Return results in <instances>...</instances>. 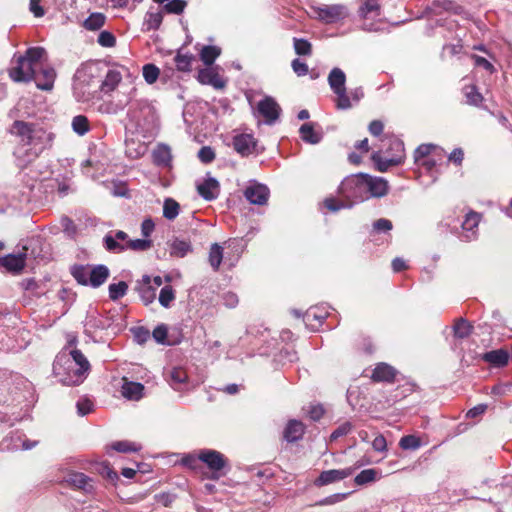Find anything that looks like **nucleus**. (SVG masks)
Returning a JSON list of instances; mask_svg holds the SVG:
<instances>
[{"label":"nucleus","instance_id":"603ef678","mask_svg":"<svg viewBox=\"0 0 512 512\" xmlns=\"http://www.w3.org/2000/svg\"><path fill=\"white\" fill-rule=\"evenodd\" d=\"M152 246V241L148 239H135V240H127L126 242V250H134V251H146L150 249Z\"/></svg>","mask_w":512,"mask_h":512},{"label":"nucleus","instance_id":"c03bdc74","mask_svg":"<svg viewBox=\"0 0 512 512\" xmlns=\"http://www.w3.org/2000/svg\"><path fill=\"white\" fill-rule=\"evenodd\" d=\"M128 290V285L125 281H120L118 283H112L108 287L109 297L112 300H118L126 295Z\"/></svg>","mask_w":512,"mask_h":512},{"label":"nucleus","instance_id":"5701e85b","mask_svg":"<svg viewBox=\"0 0 512 512\" xmlns=\"http://www.w3.org/2000/svg\"><path fill=\"white\" fill-rule=\"evenodd\" d=\"M144 386L137 382L127 381L126 378L123 379L122 385V396L128 400H139L143 396Z\"/></svg>","mask_w":512,"mask_h":512},{"label":"nucleus","instance_id":"7ed1b4c3","mask_svg":"<svg viewBox=\"0 0 512 512\" xmlns=\"http://www.w3.org/2000/svg\"><path fill=\"white\" fill-rule=\"evenodd\" d=\"M198 459L209 469L210 474L208 478L218 480L225 474L223 469L227 465V459L222 453L216 450L203 449L199 451Z\"/></svg>","mask_w":512,"mask_h":512},{"label":"nucleus","instance_id":"9b49d317","mask_svg":"<svg viewBox=\"0 0 512 512\" xmlns=\"http://www.w3.org/2000/svg\"><path fill=\"white\" fill-rule=\"evenodd\" d=\"M257 110L267 124H272L279 118L281 108L272 97L266 96L258 102Z\"/></svg>","mask_w":512,"mask_h":512},{"label":"nucleus","instance_id":"e2e57ef3","mask_svg":"<svg viewBox=\"0 0 512 512\" xmlns=\"http://www.w3.org/2000/svg\"><path fill=\"white\" fill-rule=\"evenodd\" d=\"M336 95H337V99H336V106L338 109H349L351 108V102H350V98L349 96L347 95L346 93V89L345 90H340L338 92H334Z\"/></svg>","mask_w":512,"mask_h":512},{"label":"nucleus","instance_id":"72a5a7b5","mask_svg":"<svg viewBox=\"0 0 512 512\" xmlns=\"http://www.w3.org/2000/svg\"><path fill=\"white\" fill-rule=\"evenodd\" d=\"M221 54V49L217 46L207 45L201 49L200 59L206 65H212L216 58Z\"/></svg>","mask_w":512,"mask_h":512},{"label":"nucleus","instance_id":"6e6d98bb","mask_svg":"<svg viewBox=\"0 0 512 512\" xmlns=\"http://www.w3.org/2000/svg\"><path fill=\"white\" fill-rule=\"evenodd\" d=\"M174 299H175L174 291L170 285L164 286L160 290L159 302L162 306L168 307Z\"/></svg>","mask_w":512,"mask_h":512},{"label":"nucleus","instance_id":"bb28decb","mask_svg":"<svg viewBox=\"0 0 512 512\" xmlns=\"http://www.w3.org/2000/svg\"><path fill=\"white\" fill-rule=\"evenodd\" d=\"M346 76L340 68H333L328 76V83L333 92L345 90Z\"/></svg>","mask_w":512,"mask_h":512},{"label":"nucleus","instance_id":"aec40b11","mask_svg":"<svg viewBox=\"0 0 512 512\" xmlns=\"http://www.w3.org/2000/svg\"><path fill=\"white\" fill-rule=\"evenodd\" d=\"M199 195L206 201H211L217 198L219 193V183L214 178H208L202 184L197 186Z\"/></svg>","mask_w":512,"mask_h":512},{"label":"nucleus","instance_id":"f257e3e1","mask_svg":"<svg viewBox=\"0 0 512 512\" xmlns=\"http://www.w3.org/2000/svg\"><path fill=\"white\" fill-rule=\"evenodd\" d=\"M77 336L67 335V343L56 355L53 373L66 386H78L88 377L91 365L87 357L77 349Z\"/></svg>","mask_w":512,"mask_h":512},{"label":"nucleus","instance_id":"9d476101","mask_svg":"<svg viewBox=\"0 0 512 512\" xmlns=\"http://www.w3.org/2000/svg\"><path fill=\"white\" fill-rule=\"evenodd\" d=\"M28 248L23 246L22 252L18 254H8L0 258V265L8 272L19 274L25 267V260Z\"/></svg>","mask_w":512,"mask_h":512},{"label":"nucleus","instance_id":"37998d69","mask_svg":"<svg viewBox=\"0 0 512 512\" xmlns=\"http://www.w3.org/2000/svg\"><path fill=\"white\" fill-rule=\"evenodd\" d=\"M378 471L375 469H365L356 475L354 482L357 485H365L378 479Z\"/></svg>","mask_w":512,"mask_h":512},{"label":"nucleus","instance_id":"423d86ee","mask_svg":"<svg viewBox=\"0 0 512 512\" xmlns=\"http://www.w3.org/2000/svg\"><path fill=\"white\" fill-rule=\"evenodd\" d=\"M153 338L163 345H176L182 339V330L178 325L162 323L153 330Z\"/></svg>","mask_w":512,"mask_h":512},{"label":"nucleus","instance_id":"49530a36","mask_svg":"<svg viewBox=\"0 0 512 512\" xmlns=\"http://www.w3.org/2000/svg\"><path fill=\"white\" fill-rule=\"evenodd\" d=\"M104 246L106 250L113 253H121L126 250V243L121 244L118 240L111 234H107L104 239Z\"/></svg>","mask_w":512,"mask_h":512},{"label":"nucleus","instance_id":"4c0bfd02","mask_svg":"<svg viewBox=\"0 0 512 512\" xmlns=\"http://www.w3.org/2000/svg\"><path fill=\"white\" fill-rule=\"evenodd\" d=\"M90 268L89 265H74L71 268V274L79 284L87 286Z\"/></svg>","mask_w":512,"mask_h":512},{"label":"nucleus","instance_id":"f3484780","mask_svg":"<svg viewBox=\"0 0 512 512\" xmlns=\"http://www.w3.org/2000/svg\"><path fill=\"white\" fill-rule=\"evenodd\" d=\"M55 139V134L52 132H47L42 128H36L33 136L31 138V145L37 147L39 146V151L42 152L45 149H51L53 146V142Z\"/></svg>","mask_w":512,"mask_h":512},{"label":"nucleus","instance_id":"774afa93","mask_svg":"<svg viewBox=\"0 0 512 512\" xmlns=\"http://www.w3.org/2000/svg\"><path fill=\"white\" fill-rule=\"evenodd\" d=\"M76 407H77L78 414L81 416H85L88 413H90V411L92 410L93 404L89 399L84 398V399H80L77 402Z\"/></svg>","mask_w":512,"mask_h":512},{"label":"nucleus","instance_id":"ea45409f","mask_svg":"<svg viewBox=\"0 0 512 512\" xmlns=\"http://www.w3.org/2000/svg\"><path fill=\"white\" fill-rule=\"evenodd\" d=\"M179 211H180V205L176 200H174L172 198L165 199L164 205H163V216L166 219L174 220L178 216Z\"/></svg>","mask_w":512,"mask_h":512},{"label":"nucleus","instance_id":"c9c22d12","mask_svg":"<svg viewBox=\"0 0 512 512\" xmlns=\"http://www.w3.org/2000/svg\"><path fill=\"white\" fill-rule=\"evenodd\" d=\"M192 250L191 244L188 241L175 239L170 246V255L182 258Z\"/></svg>","mask_w":512,"mask_h":512},{"label":"nucleus","instance_id":"3c124183","mask_svg":"<svg viewBox=\"0 0 512 512\" xmlns=\"http://www.w3.org/2000/svg\"><path fill=\"white\" fill-rule=\"evenodd\" d=\"M294 49L296 54L298 55H311L312 53V45L311 43L303 38H294Z\"/></svg>","mask_w":512,"mask_h":512},{"label":"nucleus","instance_id":"79ce46f5","mask_svg":"<svg viewBox=\"0 0 512 512\" xmlns=\"http://www.w3.org/2000/svg\"><path fill=\"white\" fill-rule=\"evenodd\" d=\"M222 259L223 248L219 244L214 243L209 251V263L215 271L219 269Z\"/></svg>","mask_w":512,"mask_h":512},{"label":"nucleus","instance_id":"680f3d73","mask_svg":"<svg viewBox=\"0 0 512 512\" xmlns=\"http://www.w3.org/2000/svg\"><path fill=\"white\" fill-rule=\"evenodd\" d=\"M349 493H336L333 495H330L320 501L317 502V505L319 506H327V505H334L336 503H339L343 500H345L348 497Z\"/></svg>","mask_w":512,"mask_h":512},{"label":"nucleus","instance_id":"6ab92c4d","mask_svg":"<svg viewBox=\"0 0 512 512\" xmlns=\"http://www.w3.org/2000/svg\"><path fill=\"white\" fill-rule=\"evenodd\" d=\"M89 274L88 285L96 288L106 282L109 278L110 272L105 265L99 264L91 267Z\"/></svg>","mask_w":512,"mask_h":512},{"label":"nucleus","instance_id":"bf43d9fd","mask_svg":"<svg viewBox=\"0 0 512 512\" xmlns=\"http://www.w3.org/2000/svg\"><path fill=\"white\" fill-rule=\"evenodd\" d=\"M97 42L102 47L111 48L116 45V37L109 31H102L98 35Z\"/></svg>","mask_w":512,"mask_h":512},{"label":"nucleus","instance_id":"c756f323","mask_svg":"<svg viewBox=\"0 0 512 512\" xmlns=\"http://www.w3.org/2000/svg\"><path fill=\"white\" fill-rule=\"evenodd\" d=\"M66 481L70 485L85 491H89L92 488L91 480L83 473H71L67 476Z\"/></svg>","mask_w":512,"mask_h":512},{"label":"nucleus","instance_id":"a211bd4d","mask_svg":"<svg viewBox=\"0 0 512 512\" xmlns=\"http://www.w3.org/2000/svg\"><path fill=\"white\" fill-rule=\"evenodd\" d=\"M197 79L201 84L211 85L216 89H222L226 85L222 77L212 68L200 69Z\"/></svg>","mask_w":512,"mask_h":512},{"label":"nucleus","instance_id":"e433bc0d","mask_svg":"<svg viewBox=\"0 0 512 512\" xmlns=\"http://www.w3.org/2000/svg\"><path fill=\"white\" fill-rule=\"evenodd\" d=\"M106 17L103 13H92L84 22L83 27L89 31H96L105 24Z\"/></svg>","mask_w":512,"mask_h":512},{"label":"nucleus","instance_id":"7c9ffc66","mask_svg":"<svg viewBox=\"0 0 512 512\" xmlns=\"http://www.w3.org/2000/svg\"><path fill=\"white\" fill-rule=\"evenodd\" d=\"M122 80V75L117 70H109L101 84V89L104 92L113 91Z\"/></svg>","mask_w":512,"mask_h":512},{"label":"nucleus","instance_id":"f03ea898","mask_svg":"<svg viewBox=\"0 0 512 512\" xmlns=\"http://www.w3.org/2000/svg\"><path fill=\"white\" fill-rule=\"evenodd\" d=\"M93 73L90 66H83L77 70L73 83L74 96L78 101L87 102L94 97L91 89Z\"/></svg>","mask_w":512,"mask_h":512},{"label":"nucleus","instance_id":"cd10ccee","mask_svg":"<svg viewBox=\"0 0 512 512\" xmlns=\"http://www.w3.org/2000/svg\"><path fill=\"white\" fill-rule=\"evenodd\" d=\"M301 139L310 144H317L321 141L322 135L314 130L313 123H305L299 129Z\"/></svg>","mask_w":512,"mask_h":512},{"label":"nucleus","instance_id":"c85d7f7f","mask_svg":"<svg viewBox=\"0 0 512 512\" xmlns=\"http://www.w3.org/2000/svg\"><path fill=\"white\" fill-rule=\"evenodd\" d=\"M381 5L378 0H363L362 5L360 6L358 13L364 19L369 18V16H380Z\"/></svg>","mask_w":512,"mask_h":512},{"label":"nucleus","instance_id":"4468645a","mask_svg":"<svg viewBox=\"0 0 512 512\" xmlns=\"http://www.w3.org/2000/svg\"><path fill=\"white\" fill-rule=\"evenodd\" d=\"M482 215L476 211L471 210L465 216L462 223V229L465 232L464 237L466 241H471L476 238L477 228L481 221Z\"/></svg>","mask_w":512,"mask_h":512},{"label":"nucleus","instance_id":"f704fd0d","mask_svg":"<svg viewBox=\"0 0 512 512\" xmlns=\"http://www.w3.org/2000/svg\"><path fill=\"white\" fill-rule=\"evenodd\" d=\"M137 290L142 300L145 301L146 303L151 302L156 296L155 288L151 286V279L149 276L143 277V284H140L137 287Z\"/></svg>","mask_w":512,"mask_h":512},{"label":"nucleus","instance_id":"20e7f679","mask_svg":"<svg viewBox=\"0 0 512 512\" xmlns=\"http://www.w3.org/2000/svg\"><path fill=\"white\" fill-rule=\"evenodd\" d=\"M339 190L347 198L363 200L365 194H367L366 174L359 173L345 178L342 181Z\"/></svg>","mask_w":512,"mask_h":512},{"label":"nucleus","instance_id":"1a4fd4ad","mask_svg":"<svg viewBox=\"0 0 512 512\" xmlns=\"http://www.w3.org/2000/svg\"><path fill=\"white\" fill-rule=\"evenodd\" d=\"M243 194L249 203L263 206L266 205L269 200L270 190L264 184L254 183L246 187Z\"/></svg>","mask_w":512,"mask_h":512},{"label":"nucleus","instance_id":"dca6fc26","mask_svg":"<svg viewBox=\"0 0 512 512\" xmlns=\"http://www.w3.org/2000/svg\"><path fill=\"white\" fill-rule=\"evenodd\" d=\"M366 187L367 193L377 198L387 195L389 190L388 182L384 178L372 177L368 174H366Z\"/></svg>","mask_w":512,"mask_h":512},{"label":"nucleus","instance_id":"09e8293b","mask_svg":"<svg viewBox=\"0 0 512 512\" xmlns=\"http://www.w3.org/2000/svg\"><path fill=\"white\" fill-rule=\"evenodd\" d=\"M162 20L163 16L161 13H148L144 22L146 31L157 30L160 27Z\"/></svg>","mask_w":512,"mask_h":512},{"label":"nucleus","instance_id":"473e14b6","mask_svg":"<svg viewBox=\"0 0 512 512\" xmlns=\"http://www.w3.org/2000/svg\"><path fill=\"white\" fill-rule=\"evenodd\" d=\"M194 61L195 56L193 54H183L180 51L174 57V63L180 72H190Z\"/></svg>","mask_w":512,"mask_h":512},{"label":"nucleus","instance_id":"a19ab883","mask_svg":"<svg viewBox=\"0 0 512 512\" xmlns=\"http://www.w3.org/2000/svg\"><path fill=\"white\" fill-rule=\"evenodd\" d=\"M72 128L80 136L85 135L90 130L89 120L84 115H77L72 119Z\"/></svg>","mask_w":512,"mask_h":512},{"label":"nucleus","instance_id":"13d9d810","mask_svg":"<svg viewBox=\"0 0 512 512\" xmlns=\"http://www.w3.org/2000/svg\"><path fill=\"white\" fill-rule=\"evenodd\" d=\"M435 148L432 144H421L414 151V161L415 163H420L423 159L429 156L432 150Z\"/></svg>","mask_w":512,"mask_h":512},{"label":"nucleus","instance_id":"4be33fe9","mask_svg":"<svg viewBox=\"0 0 512 512\" xmlns=\"http://www.w3.org/2000/svg\"><path fill=\"white\" fill-rule=\"evenodd\" d=\"M152 157L154 164L168 167L172 161L171 149L166 144H158L152 152Z\"/></svg>","mask_w":512,"mask_h":512},{"label":"nucleus","instance_id":"b1692460","mask_svg":"<svg viewBox=\"0 0 512 512\" xmlns=\"http://www.w3.org/2000/svg\"><path fill=\"white\" fill-rule=\"evenodd\" d=\"M304 425L298 420H290L284 430L283 437L287 442H295L302 438Z\"/></svg>","mask_w":512,"mask_h":512},{"label":"nucleus","instance_id":"8fccbe9b","mask_svg":"<svg viewBox=\"0 0 512 512\" xmlns=\"http://www.w3.org/2000/svg\"><path fill=\"white\" fill-rule=\"evenodd\" d=\"M399 446L403 450H416L421 446V441L415 435H407L400 439Z\"/></svg>","mask_w":512,"mask_h":512},{"label":"nucleus","instance_id":"de8ad7c7","mask_svg":"<svg viewBox=\"0 0 512 512\" xmlns=\"http://www.w3.org/2000/svg\"><path fill=\"white\" fill-rule=\"evenodd\" d=\"M44 53L45 49L42 47H31L26 50L24 55L19 56L37 66Z\"/></svg>","mask_w":512,"mask_h":512},{"label":"nucleus","instance_id":"393cba45","mask_svg":"<svg viewBox=\"0 0 512 512\" xmlns=\"http://www.w3.org/2000/svg\"><path fill=\"white\" fill-rule=\"evenodd\" d=\"M396 376V370L388 365L387 363H379L376 365L372 373V379L374 381H386L391 382Z\"/></svg>","mask_w":512,"mask_h":512},{"label":"nucleus","instance_id":"6e6552de","mask_svg":"<svg viewBox=\"0 0 512 512\" xmlns=\"http://www.w3.org/2000/svg\"><path fill=\"white\" fill-rule=\"evenodd\" d=\"M362 464L356 467H348L344 469H331L321 472L319 477L315 480L314 484L318 487L325 486L337 481H341L353 474L355 469L359 468Z\"/></svg>","mask_w":512,"mask_h":512},{"label":"nucleus","instance_id":"58836bf2","mask_svg":"<svg viewBox=\"0 0 512 512\" xmlns=\"http://www.w3.org/2000/svg\"><path fill=\"white\" fill-rule=\"evenodd\" d=\"M188 375L182 368H173L170 372V384L175 390L181 389L186 383Z\"/></svg>","mask_w":512,"mask_h":512},{"label":"nucleus","instance_id":"338daca9","mask_svg":"<svg viewBox=\"0 0 512 512\" xmlns=\"http://www.w3.org/2000/svg\"><path fill=\"white\" fill-rule=\"evenodd\" d=\"M325 208H327L331 212H337L340 209L345 207V204L342 201L337 200L334 197H328L323 202Z\"/></svg>","mask_w":512,"mask_h":512},{"label":"nucleus","instance_id":"ddd939ff","mask_svg":"<svg viewBox=\"0 0 512 512\" xmlns=\"http://www.w3.org/2000/svg\"><path fill=\"white\" fill-rule=\"evenodd\" d=\"M36 129L35 124L16 120L13 122L10 133L21 139L25 145H31V138Z\"/></svg>","mask_w":512,"mask_h":512},{"label":"nucleus","instance_id":"0e129e2a","mask_svg":"<svg viewBox=\"0 0 512 512\" xmlns=\"http://www.w3.org/2000/svg\"><path fill=\"white\" fill-rule=\"evenodd\" d=\"M198 158L201 162L209 164L215 159V152L210 146H203L198 152Z\"/></svg>","mask_w":512,"mask_h":512},{"label":"nucleus","instance_id":"f8f14e48","mask_svg":"<svg viewBox=\"0 0 512 512\" xmlns=\"http://www.w3.org/2000/svg\"><path fill=\"white\" fill-rule=\"evenodd\" d=\"M233 147L242 157L251 155L256 148V141L251 134H240L233 138Z\"/></svg>","mask_w":512,"mask_h":512},{"label":"nucleus","instance_id":"39448f33","mask_svg":"<svg viewBox=\"0 0 512 512\" xmlns=\"http://www.w3.org/2000/svg\"><path fill=\"white\" fill-rule=\"evenodd\" d=\"M315 17L325 24H333L345 19L348 15L346 6L342 4L322 5L311 8Z\"/></svg>","mask_w":512,"mask_h":512},{"label":"nucleus","instance_id":"864d4df0","mask_svg":"<svg viewBox=\"0 0 512 512\" xmlns=\"http://www.w3.org/2000/svg\"><path fill=\"white\" fill-rule=\"evenodd\" d=\"M160 70L154 64H146L143 66V77L148 84H153L159 77Z\"/></svg>","mask_w":512,"mask_h":512},{"label":"nucleus","instance_id":"5fc2aeb1","mask_svg":"<svg viewBox=\"0 0 512 512\" xmlns=\"http://www.w3.org/2000/svg\"><path fill=\"white\" fill-rule=\"evenodd\" d=\"M393 151L395 152L392 157L401 158V162H404L405 159V148L404 143L399 139H392L390 141L389 149L387 152Z\"/></svg>","mask_w":512,"mask_h":512},{"label":"nucleus","instance_id":"a878e982","mask_svg":"<svg viewBox=\"0 0 512 512\" xmlns=\"http://www.w3.org/2000/svg\"><path fill=\"white\" fill-rule=\"evenodd\" d=\"M483 359L495 367H503L508 363L509 354L504 349H498L485 353Z\"/></svg>","mask_w":512,"mask_h":512},{"label":"nucleus","instance_id":"4d7b16f0","mask_svg":"<svg viewBox=\"0 0 512 512\" xmlns=\"http://www.w3.org/2000/svg\"><path fill=\"white\" fill-rule=\"evenodd\" d=\"M472 331L471 322H455L453 325L454 335L458 338L467 337Z\"/></svg>","mask_w":512,"mask_h":512},{"label":"nucleus","instance_id":"a18cd8bd","mask_svg":"<svg viewBox=\"0 0 512 512\" xmlns=\"http://www.w3.org/2000/svg\"><path fill=\"white\" fill-rule=\"evenodd\" d=\"M110 447L117 452H123V453L137 452L141 449L140 444L135 443V442L126 441V440L116 441V442L112 443Z\"/></svg>","mask_w":512,"mask_h":512},{"label":"nucleus","instance_id":"2eb2a0df","mask_svg":"<svg viewBox=\"0 0 512 512\" xmlns=\"http://www.w3.org/2000/svg\"><path fill=\"white\" fill-rule=\"evenodd\" d=\"M56 78V72L51 67H43L38 72L36 71L35 77L33 80L36 83V86L40 90L49 91L54 86V81Z\"/></svg>","mask_w":512,"mask_h":512},{"label":"nucleus","instance_id":"69168bd1","mask_svg":"<svg viewBox=\"0 0 512 512\" xmlns=\"http://www.w3.org/2000/svg\"><path fill=\"white\" fill-rule=\"evenodd\" d=\"M131 332L133 333L134 340L138 344L145 343L150 338V332L149 330L143 328V327H135L131 329Z\"/></svg>","mask_w":512,"mask_h":512},{"label":"nucleus","instance_id":"412c9836","mask_svg":"<svg viewBox=\"0 0 512 512\" xmlns=\"http://www.w3.org/2000/svg\"><path fill=\"white\" fill-rule=\"evenodd\" d=\"M371 160L374 163L375 169L379 172H386L390 167L402 164L401 158H394L392 156L385 158L380 151L373 152Z\"/></svg>","mask_w":512,"mask_h":512},{"label":"nucleus","instance_id":"052dcab7","mask_svg":"<svg viewBox=\"0 0 512 512\" xmlns=\"http://www.w3.org/2000/svg\"><path fill=\"white\" fill-rule=\"evenodd\" d=\"M186 2L184 0H170L164 8L168 13L180 14L184 11Z\"/></svg>","mask_w":512,"mask_h":512},{"label":"nucleus","instance_id":"2f4dec72","mask_svg":"<svg viewBox=\"0 0 512 512\" xmlns=\"http://www.w3.org/2000/svg\"><path fill=\"white\" fill-rule=\"evenodd\" d=\"M463 93L466 98V102L469 105L479 106L484 100V97L478 91V88L476 87V85H473V84L465 85L463 87Z\"/></svg>","mask_w":512,"mask_h":512},{"label":"nucleus","instance_id":"0eeeda50","mask_svg":"<svg viewBox=\"0 0 512 512\" xmlns=\"http://www.w3.org/2000/svg\"><path fill=\"white\" fill-rule=\"evenodd\" d=\"M16 65L9 69V77L14 82H30L36 74V65L18 56L15 60Z\"/></svg>","mask_w":512,"mask_h":512}]
</instances>
